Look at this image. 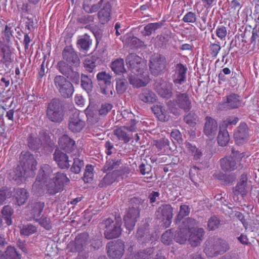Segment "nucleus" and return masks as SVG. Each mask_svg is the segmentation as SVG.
<instances>
[{
	"label": "nucleus",
	"instance_id": "1",
	"mask_svg": "<svg viewBox=\"0 0 259 259\" xmlns=\"http://www.w3.org/2000/svg\"><path fill=\"white\" fill-rule=\"evenodd\" d=\"M37 162L29 152H25L22 155L21 165H17L10 172L11 178L18 184L23 183L28 177L35 175Z\"/></svg>",
	"mask_w": 259,
	"mask_h": 259
},
{
	"label": "nucleus",
	"instance_id": "2",
	"mask_svg": "<svg viewBox=\"0 0 259 259\" xmlns=\"http://www.w3.org/2000/svg\"><path fill=\"white\" fill-rule=\"evenodd\" d=\"M184 224L188 227V241L192 247L198 246L202 241L205 234L202 228H199L198 222L192 218H188L184 221Z\"/></svg>",
	"mask_w": 259,
	"mask_h": 259
},
{
	"label": "nucleus",
	"instance_id": "3",
	"mask_svg": "<svg viewBox=\"0 0 259 259\" xmlns=\"http://www.w3.org/2000/svg\"><path fill=\"white\" fill-rule=\"evenodd\" d=\"M231 155L225 157L220 159L222 169L224 171H232L236 170L241 165V161L245 156L244 152L236 151L232 148Z\"/></svg>",
	"mask_w": 259,
	"mask_h": 259
},
{
	"label": "nucleus",
	"instance_id": "4",
	"mask_svg": "<svg viewBox=\"0 0 259 259\" xmlns=\"http://www.w3.org/2000/svg\"><path fill=\"white\" fill-rule=\"evenodd\" d=\"M141 201L137 198H133L131 200V203L136 204L135 206L129 207L126 211L124 217V226L129 232L133 230L137 221V219L140 216L139 206Z\"/></svg>",
	"mask_w": 259,
	"mask_h": 259
},
{
	"label": "nucleus",
	"instance_id": "5",
	"mask_svg": "<svg viewBox=\"0 0 259 259\" xmlns=\"http://www.w3.org/2000/svg\"><path fill=\"white\" fill-rule=\"evenodd\" d=\"M47 115L48 118L53 122H61L64 119V107L61 101L53 99L48 104Z\"/></svg>",
	"mask_w": 259,
	"mask_h": 259
},
{
	"label": "nucleus",
	"instance_id": "6",
	"mask_svg": "<svg viewBox=\"0 0 259 259\" xmlns=\"http://www.w3.org/2000/svg\"><path fill=\"white\" fill-rule=\"evenodd\" d=\"M167 65L166 59L162 54L154 53L150 58L149 69L152 74L154 76L164 73L166 69Z\"/></svg>",
	"mask_w": 259,
	"mask_h": 259
},
{
	"label": "nucleus",
	"instance_id": "7",
	"mask_svg": "<svg viewBox=\"0 0 259 259\" xmlns=\"http://www.w3.org/2000/svg\"><path fill=\"white\" fill-rule=\"evenodd\" d=\"M105 230L104 236L107 239H113L119 237L121 234V222L116 219L108 218L104 221Z\"/></svg>",
	"mask_w": 259,
	"mask_h": 259
},
{
	"label": "nucleus",
	"instance_id": "8",
	"mask_svg": "<svg viewBox=\"0 0 259 259\" xmlns=\"http://www.w3.org/2000/svg\"><path fill=\"white\" fill-rule=\"evenodd\" d=\"M86 123L83 115L80 111L75 110L70 115L68 123V130L73 133H80L85 127Z\"/></svg>",
	"mask_w": 259,
	"mask_h": 259
},
{
	"label": "nucleus",
	"instance_id": "9",
	"mask_svg": "<svg viewBox=\"0 0 259 259\" xmlns=\"http://www.w3.org/2000/svg\"><path fill=\"white\" fill-rule=\"evenodd\" d=\"M56 87L64 98H69L74 92L72 84L62 75H57L54 79Z\"/></svg>",
	"mask_w": 259,
	"mask_h": 259
},
{
	"label": "nucleus",
	"instance_id": "10",
	"mask_svg": "<svg viewBox=\"0 0 259 259\" xmlns=\"http://www.w3.org/2000/svg\"><path fill=\"white\" fill-rule=\"evenodd\" d=\"M124 242L120 239L110 241L106 245L108 255L112 259H120L124 253Z\"/></svg>",
	"mask_w": 259,
	"mask_h": 259
},
{
	"label": "nucleus",
	"instance_id": "11",
	"mask_svg": "<svg viewBox=\"0 0 259 259\" xmlns=\"http://www.w3.org/2000/svg\"><path fill=\"white\" fill-rule=\"evenodd\" d=\"M58 144L61 149L71 155H80L75 141L67 135H62L59 139Z\"/></svg>",
	"mask_w": 259,
	"mask_h": 259
},
{
	"label": "nucleus",
	"instance_id": "12",
	"mask_svg": "<svg viewBox=\"0 0 259 259\" xmlns=\"http://www.w3.org/2000/svg\"><path fill=\"white\" fill-rule=\"evenodd\" d=\"M128 76V80L135 88H140L146 86L150 80L148 72L147 70L132 72Z\"/></svg>",
	"mask_w": 259,
	"mask_h": 259
},
{
	"label": "nucleus",
	"instance_id": "13",
	"mask_svg": "<svg viewBox=\"0 0 259 259\" xmlns=\"http://www.w3.org/2000/svg\"><path fill=\"white\" fill-rule=\"evenodd\" d=\"M97 78L100 85L101 93L108 97L113 95V88L111 84V76L105 71L99 72Z\"/></svg>",
	"mask_w": 259,
	"mask_h": 259
},
{
	"label": "nucleus",
	"instance_id": "14",
	"mask_svg": "<svg viewBox=\"0 0 259 259\" xmlns=\"http://www.w3.org/2000/svg\"><path fill=\"white\" fill-rule=\"evenodd\" d=\"M173 85L162 79H158L154 85V88L157 93L162 98L165 99L170 98L172 95Z\"/></svg>",
	"mask_w": 259,
	"mask_h": 259
},
{
	"label": "nucleus",
	"instance_id": "15",
	"mask_svg": "<svg viewBox=\"0 0 259 259\" xmlns=\"http://www.w3.org/2000/svg\"><path fill=\"white\" fill-rule=\"evenodd\" d=\"M89 235L87 233H82L76 236L73 242L68 244V248L73 252H82L88 244Z\"/></svg>",
	"mask_w": 259,
	"mask_h": 259
},
{
	"label": "nucleus",
	"instance_id": "16",
	"mask_svg": "<svg viewBox=\"0 0 259 259\" xmlns=\"http://www.w3.org/2000/svg\"><path fill=\"white\" fill-rule=\"evenodd\" d=\"M62 58L63 61H66L71 66L78 67L80 65V59L77 53L71 46H67L64 48L62 51Z\"/></svg>",
	"mask_w": 259,
	"mask_h": 259
},
{
	"label": "nucleus",
	"instance_id": "17",
	"mask_svg": "<svg viewBox=\"0 0 259 259\" xmlns=\"http://www.w3.org/2000/svg\"><path fill=\"white\" fill-rule=\"evenodd\" d=\"M125 61L127 67L131 70L132 72L144 70L145 64L142 61V58L136 54H130L127 56Z\"/></svg>",
	"mask_w": 259,
	"mask_h": 259
},
{
	"label": "nucleus",
	"instance_id": "18",
	"mask_svg": "<svg viewBox=\"0 0 259 259\" xmlns=\"http://www.w3.org/2000/svg\"><path fill=\"white\" fill-rule=\"evenodd\" d=\"M247 177L246 174H242L240 176L236 185L233 188V193L234 199L236 197L235 201L238 200V196L240 195L242 198H244L247 194Z\"/></svg>",
	"mask_w": 259,
	"mask_h": 259
},
{
	"label": "nucleus",
	"instance_id": "19",
	"mask_svg": "<svg viewBox=\"0 0 259 259\" xmlns=\"http://www.w3.org/2000/svg\"><path fill=\"white\" fill-rule=\"evenodd\" d=\"M52 173L53 169L50 165L47 164H42L39 170L38 174L33 184V186L39 187L41 184L47 183Z\"/></svg>",
	"mask_w": 259,
	"mask_h": 259
},
{
	"label": "nucleus",
	"instance_id": "20",
	"mask_svg": "<svg viewBox=\"0 0 259 259\" xmlns=\"http://www.w3.org/2000/svg\"><path fill=\"white\" fill-rule=\"evenodd\" d=\"M241 103L240 97L236 94L232 93L224 98L221 104L223 108L230 110L238 108L241 106Z\"/></svg>",
	"mask_w": 259,
	"mask_h": 259
},
{
	"label": "nucleus",
	"instance_id": "21",
	"mask_svg": "<svg viewBox=\"0 0 259 259\" xmlns=\"http://www.w3.org/2000/svg\"><path fill=\"white\" fill-rule=\"evenodd\" d=\"M173 208L170 204H163L158 207L156 212L157 215L160 219L165 220V224L169 226L171 223L173 214Z\"/></svg>",
	"mask_w": 259,
	"mask_h": 259
},
{
	"label": "nucleus",
	"instance_id": "22",
	"mask_svg": "<svg viewBox=\"0 0 259 259\" xmlns=\"http://www.w3.org/2000/svg\"><path fill=\"white\" fill-rule=\"evenodd\" d=\"M234 139L236 144H242L247 141L249 137L248 127L246 123H241L235 132Z\"/></svg>",
	"mask_w": 259,
	"mask_h": 259
},
{
	"label": "nucleus",
	"instance_id": "23",
	"mask_svg": "<svg viewBox=\"0 0 259 259\" xmlns=\"http://www.w3.org/2000/svg\"><path fill=\"white\" fill-rule=\"evenodd\" d=\"M175 102L180 109L185 112H189L192 108V103L187 93H179L176 96Z\"/></svg>",
	"mask_w": 259,
	"mask_h": 259
},
{
	"label": "nucleus",
	"instance_id": "24",
	"mask_svg": "<svg viewBox=\"0 0 259 259\" xmlns=\"http://www.w3.org/2000/svg\"><path fill=\"white\" fill-rule=\"evenodd\" d=\"M175 74L172 75L173 82L175 85H181L186 80L187 68L182 63L176 66Z\"/></svg>",
	"mask_w": 259,
	"mask_h": 259
},
{
	"label": "nucleus",
	"instance_id": "25",
	"mask_svg": "<svg viewBox=\"0 0 259 259\" xmlns=\"http://www.w3.org/2000/svg\"><path fill=\"white\" fill-rule=\"evenodd\" d=\"M53 157L59 168L68 169L70 167L69 157L66 153L59 149H56Z\"/></svg>",
	"mask_w": 259,
	"mask_h": 259
},
{
	"label": "nucleus",
	"instance_id": "26",
	"mask_svg": "<svg viewBox=\"0 0 259 259\" xmlns=\"http://www.w3.org/2000/svg\"><path fill=\"white\" fill-rule=\"evenodd\" d=\"M188 227L184 224V221L182 226L175 232L174 240L180 244H184L188 240Z\"/></svg>",
	"mask_w": 259,
	"mask_h": 259
},
{
	"label": "nucleus",
	"instance_id": "27",
	"mask_svg": "<svg viewBox=\"0 0 259 259\" xmlns=\"http://www.w3.org/2000/svg\"><path fill=\"white\" fill-rule=\"evenodd\" d=\"M112 7L110 2L104 4L103 7L98 12V17L99 21L103 24L107 23L111 19Z\"/></svg>",
	"mask_w": 259,
	"mask_h": 259
},
{
	"label": "nucleus",
	"instance_id": "28",
	"mask_svg": "<svg viewBox=\"0 0 259 259\" xmlns=\"http://www.w3.org/2000/svg\"><path fill=\"white\" fill-rule=\"evenodd\" d=\"M208 240L215 248L217 255L223 254L229 249L228 243L221 238H212Z\"/></svg>",
	"mask_w": 259,
	"mask_h": 259
},
{
	"label": "nucleus",
	"instance_id": "29",
	"mask_svg": "<svg viewBox=\"0 0 259 259\" xmlns=\"http://www.w3.org/2000/svg\"><path fill=\"white\" fill-rule=\"evenodd\" d=\"M218 123L217 121L209 116L205 117L203 132L207 136H212L215 135L218 130Z\"/></svg>",
	"mask_w": 259,
	"mask_h": 259
},
{
	"label": "nucleus",
	"instance_id": "30",
	"mask_svg": "<svg viewBox=\"0 0 259 259\" xmlns=\"http://www.w3.org/2000/svg\"><path fill=\"white\" fill-rule=\"evenodd\" d=\"M104 0H84L83 9L88 13L97 12L102 6Z\"/></svg>",
	"mask_w": 259,
	"mask_h": 259
},
{
	"label": "nucleus",
	"instance_id": "31",
	"mask_svg": "<svg viewBox=\"0 0 259 259\" xmlns=\"http://www.w3.org/2000/svg\"><path fill=\"white\" fill-rule=\"evenodd\" d=\"M13 191L14 194L13 196L16 204L19 206L24 204L29 197L27 191L24 188H16L14 189Z\"/></svg>",
	"mask_w": 259,
	"mask_h": 259
},
{
	"label": "nucleus",
	"instance_id": "32",
	"mask_svg": "<svg viewBox=\"0 0 259 259\" xmlns=\"http://www.w3.org/2000/svg\"><path fill=\"white\" fill-rule=\"evenodd\" d=\"M127 132V129L124 126H121L114 129L113 134L119 141L127 143L131 140L130 135Z\"/></svg>",
	"mask_w": 259,
	"mask_h": 259
},
{
	"label": "nucleus",
	"instance_id": "33",
	"mask_svg": "<svg viewBox=\"0 0 259 259\" xmlns=\"http://www.w3.org/2000/svg\"><path fill=\"white\" fill-rule=\"evenodd\" d=\"M152 110L159 120L165 122L169 118L168 112L160 105H156L152 108Z\"/></svg>",
	"mask_w": 259,
	"mask_h": 259
},
{
	"label": "nucleus",
	"instance_id": "34",
	"mask_svg": "<svg viewBox=\"0 0 259 259\" xmlns=\"http://www.w3.org/2000/svg\"><path fill=\"white\" fill-rule=\"evenodd\" d=\"M139 98L142 102L148 104H153L157 100L156 95L152 91L147 89L142 90V92L139 95Z\"/></svg>",
	"mask_w": 259,
	"mask_h": 259
},
{
	"label": "nucleus",
	"instance_id": "35",
	"mask_svg": "<svg viewBox=\"0 0 259 259\" xmlns=\"http://www.w3.org/2000/svg\"><path fill=\"white\" fill-rule=\"evenodd\" d=\"M246 46V49L245 52H251L255 49H259V31L257 29H253L252 31V35L250 38V43Z\"/></svg>",
	"mask_w": 259,
	"mask_h": 259
},
{
	"label": "nucleus",
	"instance_id": "36",
	"mask_svg": "<svg viewBox=\"0 0 259 259\" xmlns=\"http://www.w3.org/2000/svg\"><path fill=\"white\" fill-rule=\"evenodd\" d=\"M118 177L116 172L114 170L111 172L108 171L100 182L99 186L100 187H105L113 184Z\"/></svg>",
	"mask_w": 259,
	"mask_h": 259
},
{
	"label": "nucleus",
	"instance_id": "37",
	"mask_svg": "<svg viewBox=\"0 0 259 259\" xmlns=\"http://www.w3.org/2000/svg\"><path fill=\"white\" fill-rule=\"evenodd\" d=\"M3 56L0 60V66L4 65L5 68H8L10 65L13 62V58L10 48L4 50V52H2Z\"/></svg>",
	"mask_w": 259,
	"mask_h": 259
},
{
	"label": "nucleus",
	"instance_id": "38",
	"mask_svg": "<svg viewBox=\"0 0 259 259\" xmlns=\"http://www.w3.org/2000/svg\"><path fill=\"white\" fill-rule=\"evenodd\" d=\"M230 140V137L227 129L220 128V131L217 137L218 144L222 147L228 145Z\"/></svg>",
	"mask_w": 259,
	"mask_h": 259
},
{
	"label": "nucleus",
	"instance_id": "39",
	"mask_svg": "<svg viewBox=\"0 0 259 259\" xmlns=\"http://www.w3.org/2000/svg\"><path fill=\"white\" fill-rule=\"evenodd\" d=\"M53 179L62 191L64 186L67 185L70 182V180L67 177V175L61 172L56 173L55 177Z\"/></svg>",
	"mask_w": 259,
	"mask_h": 259
},
{
	"label": "nucleus",
	"instance_id": "40",
	"mask_svg": "<svg viewBox=\"0 0 259 259\" xmlns=\"http://www.w3.org/2000/svg\"><path fill=\"white\" fill-rule=\"evenodd\" d=\"M162 24L160 22L150 23L146 25L144 28V31L142 32L144 36L151 35L157 29L161 27Z\"/></svg>",
	"mask_w": 259,
	"mask_h": 259
},
{
	"label": "nucleus",
	"instance_id": "41",
	"mask_svg": "<svg viewBox=\"0 0 259 259\" xmlns=\"http://www.w3.org/2000/svg\"><path fill=\"white\" fill-rule=\"evenodd\" d=\"M154 249L149 247L138 251L135 255V259H152Z\"/></svg>",
	"mask_w": 259,
	"mask_h": 259
},
{
	"label": "nucleus",
	"instance_id": "42",
	"mask_svg": "<svg viewBox=\"0 0 259 259\" xmlns=\"http://www.w3.org/2000/svg\"><path fill=\"white\" fill-rule=\"evenodd\" d=\"M71 157L73 159V163L71 167V171L76 174H79L84 166L83 161L79 158L80 155H71Z\"/></svg>",
	"mask_w": 259,
	"mask_h": 259
},
{
	"label": "nucleus",
	"instance_id": "43",
	"mask_svg": "<svg viewBox=\"0 0 259 259\" xmlns=\"http://www.w3.org/2000/svg\"><path fill=\"white\" fill-rule=\"evenodd\" d=\"M44 207L45 203L42 202H36L32 204L31 214L34 220L40 216Z\"/></svg>",
	"mask_w": 259,
	"mask_h": 259
},
{
	"label": "nucleus",
	"instance_id": "44",
	"mask_svg": "<svg viewBox=\"0 0 259 259\" xmlns=\"http://www.w3.org/2000/svg\"><path fill=\"white\" fill-rule=\"evenodd\" d=\"M27 141L28 147L32 150H37L41 145L40 140L32 134L28 135Z\"/></svg>",
	"mask_w": 259,
	"mask_h": 259
},
{
	"label": "nucleus",
	"instance_id": "45",
	"mask_svg": "<svg viewBox=\"0 0 259 259\" xmlns=\"http://www.w3.org/2000/svg\"><path fill=\"white\" fill-rule=\"evenodd\" d=\"M121 164V160L112 159L106 161L103 167V172H107L110 171H113L114 170H117V168Z\"/></svg>",
	"mask_w": 259,
	"mask_h": 259
},
{
	"label": "nucleus",
	"instance_id": "46",
	"mask_svg": "<svg viewBox=\"0 0 259 259\" xmlns=\"http://www.w3.org/2000/svg\"><path fill=\"white\" fill-rule=\"evenodd\" d=\"M49 180L48 183L46 185V186L47 192L50 195H55L62 191L53 179H50Z\"/></svg>",
	"mask_w": 259,
	"mask_h": 259
},
{
	"label": "nucleus",
	"instance_id": "47",
	"mask_svg": "<svg viewBox=\"0 0 259 259\" xmlns=\"http://www.w3.org/2000/svg\"><path fill=\"white\" fill-rule=\"evenodd\" d=\"M111 68L116 74L123 73L125 70L123 59H118L112 62L111 65Z\"/></svg>",
	"mask_w": 259,
	"mask_h": 259
},
{
	"label": "nucleus",
	"instance_id": "48",
	"mask_svg": "<svg viewBox=\"0 0 259 259\" xmlns=\"http://www.w3.org/2000/svg\"><path fill=\"white\" fill-rule=\"evenodd\" d=\"M221 226V221L216 216L210 217L207 223V230L209 231H213L218 229Z\"/></svg>",
	"mask_w": 259,
	"mask_h": 259
},
{
	"label": "nucleus",
	"instance_id": "49",
	"mask_svg": "<svg viewBox=\"0 0 259 259\" xmlns=\"http://www.w3.org/2000/svg\"><path fill=\"white\" fill-rule=\"evenodd\" d=\"M13 212V209L9 205L5 206L2 210V213L8 226L11 225L12 223V215Z\"/></svg>",
	"mask_w": 259,
	"mask_h": 259
},
{
	"label": "nucleus",
	"instance_id": "50",
	"mask_svg": "<svg viewBox=\"0 0 259 259\" xmlns=\"http://www.w3.org/2000/svg\"><path fill=\"white\" fill-rule=\"evenodd\" d=\"M57 67L59 71L64 75H69L70 72L73 70V66H71L65 61H60L57 64Z\"/></svg>",
	"mask_w": 259,
	"mask_h": 259
},
{
	"label": "nucleus",
	"instance_id": "51",
	"mask_svg": "<svg viewBox=\"0 0 259 259\" xmlns=\"http://www.w3.org/2000/svg\"><path fill=\"white\" fill-rule=\"evenodd\" d=\"M4 254L7 259H21V255L17 252L14 246L11 245L7 247Z\"/></svg>",
	"mask_w": 259,
	"mask_h": 259
},
{
	"label": "nucleus",
	"instance_id": "52",
	"mask_svg": "<svg viewBox=\"0 0 259 259\" xmlns=\"http://www.w3.org/2000/svg\"><path fill=\"white\" fill-rule=\"evenodd\" d=\"M221 49V45L219 41L215 42H210L209 45V53L212 59H215Z\"/></svg>",
	"mask_w": 259,
	"mask_h": 259
},
{
	"label": "nucleus",
	"instance_id": "53",
	"mask_svg": "<svg viewBox=\"0 0 259 259\" xmlns=\"http://www.w3.org/2000/svg\"><path fill=\"white\" fill-rule=\"evenodd\" d=\"M94 166L90 164H88L85 167L84 172L83 180L85 183H90L93 181L94 178Z\"/></svg>",
	"mask_w": 259,
	"mask_h": 259
},
{
	"label": "nucleus",
	"instance_id": "54",
	"mask_svg": "<svg viewBox=\"0 0 259 259\" xmlns=\"http://www.w3.org/2000/svg\"><path fill=\"white\" fill-rule=\"evenodd\" d=\"M174 240V235L171 229L166 230L161 236L162 242L166 245L172 244Z\"/></svg>",
	"mask_w": 259,
	"mask_h": 259
},
{
	"label": "nucleus",
	"instance_id": "55",
	"mask_svg": "<svg viewBox=\"0 0 259 259\" xmlns=\"http://www.w3.org/2000/svg\"><path fill=\"white\" fill-rule=\"evenodd\" d=\"M37 231L36 227L32 224L23 225L20 230V234L22 235L30 236Z\"/></svg>",
	"mask_w": 259,
	"mask_h": 259
},
{
	"label": "nucleus",
	"instance_id": "56",
	"mask_svg": "<svg viewBox=\"0 0 259 259\" xmlns=\"http://www.w3.org/2000/svg\"><path fill=\"white\" fill-rule=\"evenodd\" d=\"M217 0H200V1L196 2L194 5V7L198 10L201 6V3L203 7V9H209L213 6L215 5Z\"/></svg>",
	"mask_w": 259,
	"mask_h": 259
},
{
	"label": "nucleus",
	"instance_id": "57",
	"mask_svg": "<svg viewBox=\"0 0 259 259\" xmlns=\"http://www.w3.org/2000/svg\"><path fill=\"white\" fill-rule=\"evenodd\" d=\"M239 121L238 117L229 116L224 120L220 125V128L227 129L229 125H235Z\"/></svg>",
	"mask_w": 259,
	"mask_h": 259
},
{
	"label": "nucleus",
	"instance_id": "58",
	"mask_svg": "<svg viewBox=\"0 0 259 259\" xmlns=\"http://www.w3.org/2000/svg\"><path fill=\"white\" fill-rule=\"evenodd\" d=\"M81 86L86 91H90L91 90L93 84L92 81L88 76L81 74Z\"/></svg>",
	"mask_w": 259,
	"mask_h": 259
},
{
	"label": "nucleus",
	"instance_id": "59",
	"mask_svg": "<svg viewBox=\"0 0 259 259\" xmlns=\"http://www.w3.org/2000/svg\"><path fill=\"white\" fill-rule=\"evenodd\" d=\"M197 117L196 113L191 111L184 116V120L189 126L194 127L196 124Z\"/></svg>",
	"mask_w": 259,
	"mask_h": 259
},
{
	"label": "nucleus",
	"instance_id": "60",
	"mask_svg": "<svg viewBox=\"0 0 259 259\" xmlns=\"http://www.w3.org/2000/svg\"><path fill=\"white\" fill-rule=\"evenodd\" d=\"M154 145L157 148L158 151L164 150L167 149L169 146V141L166 138H162L154 142Z\"/></svg>",
	"mask_w": 259,
	"mask_h": 259
},
{
	"label": "nucleus",
	"instance_id": "61",
	"mask_svg": "<svg viewBox=\"0 0 259 259\" xmlns=\"http://www.w3.org/2000/svg\"><path fill=\"white\" fill-rule=\"evenodd\" d=\"M127 82L125 78H118L116 80V89L118 94L123 93L127 89Z\"/></svg>",
	"mask_w": 259,
	"mask_h": 259
},
{
	"label": "nucleus",
	"instance_id": "62",
	"mask_svg": "<svg viewBox=\"0 0 259 259\" xmlns=\"http://www.w3.org/2000/svg\"><path fill=\"white\" fill-rule=\"evenodd\" d=\"M214 248L213 245H212L209 240H208L205 242V247L204 249V252L208 257H213L218 256Z\"/></svg>",
	"mask_w": 259,
	"mask_h": 259
},
{
	"label": "nucleus",
	"instance_id": "63",
	"mask_svg": "<svg viewBox=\"0 0 259 259\" xmlns=\"http://www.w3.org/2000/svg\"><path fill=\"white\" fill-rule=\"evenodd\" d=\"M35 221L38 222L39 224L47 230H50L52 228L50 219L46 217L42 216L40 218L35 219Z\"/></svg>",
	"mask_w": 259,
	"mask_h": 259
},
{
	"label": "nucleus",
	"instance_id": "64",
	"mask_svg": "<svg viewBox=\"0 0 259 259\" xmlns=\"http://www.w3.org/2000/svg\"><path fill=\"white\" fill-rule=\"evenodd\" d=\"M215 34L220 40H225L228 34L227 28L223 25H218L215 30Z\"/></svg>",
	"mask_w": 259,
	"mask_h": 259
}]
</instances>
